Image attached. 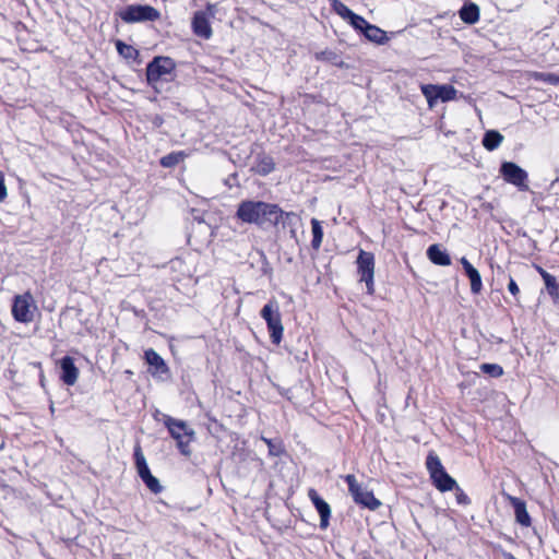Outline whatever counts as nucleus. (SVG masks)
<instances>
[{
	"label": "nucleus",
	"instance_id": "f257e3e1",
	"mask_svg": "<svg viewBox=\"0 0 559 559\" xmlns=\"http://www.w3.org/2000/svg\"><path fill=\"white\" fill-rule=\"evenodd\" d=\"M282 209L277 204L246 200L239 203L236 216L243 223L258 226H273L281 217Z\"/></svg>",
	"mask_w": 559,
	"mask_h": 559
},
{
	"label": "nucleus",
	"instance_id": "f03ea898",
	"mask_svg": "<svg viewBox=\"0 0 559 559\" xmlns=\"http://www.w3.org/2000/svg\"><path fill=\"white\" fill-rule=\"evenodd\" d=\"M164 425L167 427L170 436L177 441V447L182 455L191 454L190 442L194 439V430L190 428L185 420L164 415Z\"/></svg>",
	"mask_w": 559,
	"mask_h": 559
},
{
	"label": "nucleus",
	"instance_id": "7ed1b4c3",
	"mask_svg": "<svg viewBox=\"0 0 559 559\" xmlns=\"http://www.w3.org/2000/svg\"><path fill=\"white\" fill-rule=\"evenodd\" d=\"M176 63L170 57H154L146 66V81L150 86L157 91L159 81H170L174 78Z\"/></svg>",
	"mask_w": 559,
	"mask_h": 559
},
{
	"label": "nucleus",
	"instance_id": "20e7f679",
	"mask_svg": "<svg viewBox=\"0 0 559 559\" xmlns=\"http://www.w3.org/2000/svg\"><path fill=\"white\" fill-rule=\"evenodd\" d=\"M260 314L266 322L272 342L274 344H280L283 337L284 328L277 300L274 298L270 299L261 309Z\"/></svg>",
	"mask_w": 559,
	"mask_h": 559
},
{
	"label": "nucleus",
	"instance_id": "39448f33",
	"mask_svg": "<svg viewBox=\"0 0 559 559\" xmlns=\"http://www.w3.org/2000/svg\"><path fill=\"white\" fill-rule=\"evenodd\" d=\"M426 466L430 473L432 483L438 490L445 492L453 490L456 487V480L447 473L437 455L429 454L426 460Z\"/></svg>",
	"mask_w": 559,
	"mask_h": 559
},
{
	"label": "nucleus",
	"instance_id": "423d86ee",
	"mask_svg": "<svg viewBox=\"0 0 559 559\" xmlns=\"http://www.w3.org/2000/svg\"><path fill=\"white\" fill-rule=\"evenodd\" d=\"M124 23L154 22L160 17L158 10L148 4H129L118 13Z\"/></svg>",
	"mask_w": 559,
	"mask_h": 559
},
{
	"label": "nucleus",
	"instance_id": "0eeeda50",
	"mask_svg": "<svg viewBox=\"0 0 559 559\" xmlns=\"http://www.w3.org/2000/svg\"><path fill=\"white\" fill-rule=\"evenodd\" d=\"M345 481L348 485L349 493L357 504L369 510H376L381 506V502L374 497L373 492L360 485L355 475H347Z\"/></svg>",
	"mask_w": 559,
	"mask_h": 559
},
{
	"label": "nucleus",
	"instance_id": "6e6552de",
	"mask_svg": "<svg viewBox=\"0 0 559 559\" xmlns=\"http://www.w3.org/2000/svg\"><path fill=\"white\" fill-rule=\"evenodd\" d=\"M359 281L366 284L367 294L374 293V254L369 251L360 250L356 260Z\"/></svg>",
	"mask_w": 559,
	"mask_h": 559
},
{
	"label": "nucleus",
	"instance_id": "1a4fd4ad",
	"mask_svg": "<svg viewBox=\"0 0 559 559\" xmlns=\"http://www.w3.org/2000/svg\"><path fill=\"white\" fill-rule=\"evenodd\" d=\"M500 175L503 180L513 185L519 191H528V174L513 162H503L500 166Z\"/></svg>",
	"mask_w": 559,
	"mask_h": 559
},
{
	"label": "nucleus",
	"instance_id": "9d476101",
	"mask_svg": "<svg viewBox=\"0 0 559 559\" xmlns=\"http://www.w3.org/2000/svg\"><path fill=\"white\" fill-rule=\"evenodd\" d=\"M134 461H135V467L138 471V474L142 481L145 484V486L153 492V493H159L163 490V486L160 485L159 480L152 475L150 467L147 465L146 459L142 452L141 447L138 444L134 448Z\"/></svg>",
	"mask_w": 559,
	"mask_h": 559
},
{
	"label": "nucleus",
	"instance_id": "9b49d317",
	"mask_svg": "<svg viewBox=\"0 0 559 559\" xmlns=\"http://www.w3.org/2000/svg\"><path fill=\"white\" fill-rule=\"evenodd\" d=\"M216 4L207 3L205 11H197L193 14L191 26L194 35L203 39H210L213 31L210 24V17H214Z\"/></svg>",
	"mask_w": 559,
	"mask_h": 559
},
{
	"label": "nucleus",
	"instance_id": "f8f14e48",
	"mask_svg": "<svg viewBox=\"0 0 559 559\" xmlns=\"http://www.w3.org/2000/svg\"><path fill=\"white\" fill-rule=\"evenodd\" d=\"M33 300L34 299L31 292H26L23 295H16L14 297L12 305V314L16 321L31 322L33 320V313L29 310Z\"/></svg>",
	"mask_w": 559,
	"mask_h": 559
},
{
	"label": "nucleus",
	"instance_id": "ddd939ff",
	"mask_svg": "<svg viewBox=\"0 0 559 559\" xmlns=\"http://www.w3.org/2000/svg\"><path fill=\"white\" fill-rule=\"evenodd\" d=\"M361 23H357L355 31L365 36V38L377 45H384L389 41L386 33L377 25L370 24L364 16Z\"/></svg>",
	"mask_w": 559,
	"mask_h": 559
},
{
	"label": "nucleus",
	"instance_id": "4468645a",
	"mask_svg": "<svg viewBox=\"0 0 559 559\" xmlns=\"http://www.w3.org/2000/svg\"><path fill=\"white\" fill-rule=\"evenodd\" d=\"M144 359L150 366V373L153 377L163 376L169 373V368L163 357L153 348H148L144 352Z\"/></svg>",
	"mask_w": 559,
	"mask_h": 559
},
{
	"label": "nucleus",
	"instance_id": "2eb2a0df",
	"mask_svg": "<svg viewBox=\"0 0 559 559\" xmlns=\"http://www.w3.org/2000/svg\"><path fill=\"white\" fill-rule=\"evenodd\" d=\"M308 497L320 515V528L325 530L329 526L331 516V508L329 503L323 500L313 488L308 490Z\"/></svg>",
	"mask_w": 559,
	"mask_h": 559
},
{
	"label": "nucleus",
	"instance_id": "dca6fc26",
	"mask_svg": "<svg viewBox=\"0 0 559 559\" xmlns=\"http://www.w3.org/2000/svg\"><path fill=\"white\" fill-rule=\"evenodd\" d=\"M79 376V369L74 365V360L70 356H64L60 360V379L67 385H73Z\"/></svg>",
	"mask_w": 559,
	"mask_h": 559
},
{
	"label": "nucleus",
	"instance_id": "f3484780",
	"mask_svg": "<svg viewBox=\"0 0 559 559\" xmlns=\"http://www.w3.org/2000/svg\"><path fill=\"white\" fill-rule=\"evenodd\" d=\"M332 10L338 14L343 20L347 21L353 28L357 25V23H361V15L353 12L347 5H345L340 0H332L331 2Z\"/></svg>",
	"mask_w": 559,
	"mask_h": 559
},
{
	"label": "nucleus",
	"instance_id": "a211bd4d",
	"mask_svg": "<svg viewBox=\"0 0 559 559\" xmlns=\"http://www.w3.org/2000/svg\"><path fill=\"white\" fill-rule=\"evenodd\" d=\"M427 257L436 265L448 266L451 264L448 251L438 243L428 247Z\"/></svg>",
	"mask_w": 559,
	"mask_h": 559
},
{
	"label": "nucleus",
	"instance_id": "6ab92c4d",
	"mask_svg": "<svg viewBox=\"0 0 559 559\" xmlns=\"http://www.w3.org/2000/svg\"><path fill=\"white\" fill-rule=\"evenodd\" d=\"M459 16L465 24L473 25L479 21V7L474 2H465L459 10Z\"/></svg>",
	"mask_w": 559,
	"mask_h": 559
},
{
	"label": "nucleus",
	"instance_id": "aec40b11",
	"mask_svg": "<svg viewBox=\"0 0 559 559\" xmlns=\"http://www.w3.org/2000/svg\"><path fill=\"white\" fill-rule=\"evenodd\" d=\"M509 499L512 507L514 508L516 522L524 527L531 526L532 521L526 510L525 502L516 497H509Z\"/></svg>",
	"mask_w": 559,
	"mask_h": 559
},
{
	"label": "nucleus",
	"instance_id": "412c9836",
	"mask_svg": "<svg viewBox=\"0 0 559 559\" xmlns=\"http://www.w3.org/2000/svg\"><path fill=\"white\" fill-rule=\"evenodd\" d=\"M281 217L277 218L276 223H273L274 227L282 226L283 229L289 228L293 238L296 237V224L299 222V216L294 212H285L282 210Z\"/></svg>",
	"mask_w": 559,
	"mask_h": 559
},
{
	"label": "nucleus",
	"instance_id": "4be33fe9",
	"mask_svg": "<svg viewBox=\"0 0 559 559\" xmlns=\"http://www.w3.org/2000/svg\"><path fill=\"white\" fill-rule=\"evenodd\" d=\"M275 169L274 159L262 153L257 156V163L252 167V170L261 176H267Z\"/></svg>",
	"mask_w": 559,
	"mask_h": 559
},
{
	"label": "nucleus",
	"instance_id": "5701e85b",
	"mask_svg": "<svg viewBox=\"0 0 559 559\" xmlns=\"http://www.w3.org/2000/svg\"><path fill=\"white\" fill-rule=\"evenodd\" d=\"M314 57L319 61L329 62V63H331L337 68H341V69L348 68V66L342 59V56L335 50L325 49V50L316 52Z\"/></svg>",
	"mask_w": 559,
	"mask_h": 559
},
{
	"label": "nucleus",
	"instance_id": "b1692460",
	"mask_svg": "<svg viewBox=\"0 0 559 559\" xmlns=\"http://www.w3.org/2000/svg\"><path fill=\"white\" fill-rule=\"evenodd\" d=\"M503 136L496 130L486 131L483 138V145L488 151H493L502 143Z\"/></svg>",
	"mask_w": 559,
	"mask_h": 559
},
{
	"label": "nucleus",
	"instance_id": "393cba45",
	"mask_svg": "<svg viewBox=\"0 0 559 559\" xmlns=\"http://www.w3.org/2000/svg\"><path fill=\"white\" fill-rule=\"evenodd\" d=\"M312 240L311 247L319 250L323 239V228L321 222L317 218L311 219Z\"/></svg>",
	"mask_w": 559,
	"mask_h": 559
},
{
	"label": "nucleus",
	"instance_id": "a878e982",
	"mask_svg": "<svg viewBox=\"0 0 559 559\" xmlns=\"http://www.w3.org/2000/svg\"><path fill=\"white\" fill-rule=\"evenodd\" d=\"M544 283L548 295L551 297L554 304L559 305V283L556 277L544 276Z\"/></svg>",
	"mask_w": 559,
	"mask_h": 559
},
{
	"label": "nucleus",
	"instance_id": "bb28decb",
	"mask_svg": "<svg viewBox=\"0 0 559 559\" xmlns=\"http://www.w3.org/2000/svg\"><path fill=\"white\" fill-rule=\"evenodd\" d=\"M186 156V153L182 151L171 152L160 158V165L166 168L175 167L181 163Z\"/></svg>",
	"mask_w": 559,
	"mask_h": 559
},
{
	"label": "nucleus",
	"instance_id": "cd10ccee",
	"mask_svg": "<svg viewBox=\"0 0 559 559\" xmlns=\"http://www.w3.org/2000/svg\"><path fill=\"white\" fill-rule=\"evenodd\" d=\"M436 92L438 100H441L443 103L450 102L454 99L456 96V90L449 84L436 85Z\"/></svg>",
	"mask_w": 559,
	"mask_h": 559
},
{
	"label": "nucleus",
	"instance_id": "c85d7f7f",
	"mask_svg": "<svg viewBox=\"0 0 559 559\" xmlns=\"http://www.w3.org/2000/svg\"><path fill=\"white\" fill-rule=\"evenodd\" d=\"M262 440L265 442L269 449V454L271 456H281L284 452V445L283 442L278 439H269L262 437Z\"/></svg>",
	"mask_w": 559,
	"mask_h": 559
},
{
	"label": "nucleus",
	"instance_id": "c756f323",
	"mask_svg": "<svg viewBox=\"0 0 559 559\" xmlns=\"http://www.w3.org/2000/svg\"><path fill=\"white\" fill-rule=\"evenodd\" d=\"M423 95L426 97L429 108H432L437 102L438 96L436 92V85L433 84H424L420 86Z\"/></svg>",
	"mask_w": 559,
	"mask_h": 559
},
{
	"label": "nucleus",
	"instance_id": "7c9ffc66",
	"mask_svg": "<svg viewBox=\"0 0 559 559\" xmlns=\"http://www.w3.org/2000/svg\"><path fill=\"white\" fill-rule=\"evenodd\" d=\"M116 48L119 55L126 59H134L139 53L135 48L121 40L116 41Z\"/></svg>",
	"mask_w": 559,
	"mask_h": 559
},
{
	"label": "nucleus",
	"instance_id": "2f4dec72",
	"mask_svg": "<svg viewBox=\"0 0 559 559\" xmlns=\"http://www.w3.org/2000/svg\"><path fill=\"white\" fill-rule=\"evenodd\" d=\"M466 276L469 278L471 282V292L473 294H479L483 289L480 273L476 269H474L469 273H466Z\"/></svg>",
	"mask_w": 559,
	"mask_h": 559
},
{
	"label": "nucleus",
	"instance_id": "473e14b6",
	"mask_svg": "<svg viewBox=\"0 0 559 559\" xmlns=\"http://www.w3.org/2000/svg\"><path fill=\"white\" fill-rule=\"evenodd\" d=\"M480 370L492 378H499L503 374V368L497 364H483Z\"/></svg>",
	"mask_w": 559,
	"mask_h": 559
},
{
	"label": "nucleus",
	"instance_id": "72a5a7b5",
	"mask_svg": "<svg viewBox=\"0 0 559 559\" xmlns=\"http://www.w3.org/2000/svg\"><path fill=\"white\" fill-rule=\"evenodd\" d=\"M532 76L536 81L546 82L552 85L559 84V76L552 73H546V72H534Z\"/></svg>",
	"mask_w": 559,
	"mask_h": 559
},
{
	"label": "nucleus",
	"instance_id": "f704fd0d",
	"mask_svg": "<svg viewBox=\"0 0 559 559\" xmlns=\"http://www.w3.org/2000/svg\"><path fill=\"white\" fill-rule=\"evenodd\" d=\"M455 498L459 504H468L471 502L468 496L456 485Z\"/></svg>",
	"mask_w": 559,
	"mask_h": 559
},
{
	"label": "nucleus",
	"instance_id": "c9c22d12",
	"mask_svg": "<svg viewBox=\"0 0 559 559\" xmlns=\"http://www.w3.org/2000/svg\"><path fill=\"white\" fill-rule=\"evenodd\" d=\"M508 290L516 297L520 294V288L516 284V282L513 280L512 276H510L509 284H508Z\"/></svg>",
	"mask_w": 559,
	"mask_h": 559
},
{
	"label": "nucleus",
	"instance_id": "e433bc0d",
	"mask_svg": "<svg viewBox=\"0 0 559 559\" xmlns=\"http://www.w3.org/2000/svg\"><path fill=\"white\" fill-rule=\"evenodd\" d=\"M8 195L7 187L4 183V176L0 173V202L4 201Z\"/></svg>",
	"mask_w": 559,
	"mask_h": 559
},
{
	"label": "nucleus",
	"instance_id": "4c0bfd02",
	"mask_svg": "<svg viewBox=\"0 0 559 559\" xmlns=\"http://www.w3.org/2000/svg\"><path fill=\"white\" fill-rule=\"evenodd\" d=\"M461 264L465 271V274L475 269L465 257L461 259Z\"/></svg>",
	"mask_w": 559,
	"mask_h": 559
},
{
	"label": "nucleus",
	"instance_id": "58836bf2",
	"mask_svg": "<svg viewBox=\"0 0 559 559\" xmlns=\"http://www.w3.org/2000/svg\"><path fill=\"white\" fill-rule=\"evenodd\" d=\"M537 271L540 274L542 278L544 280V276H552L550 273H548L546 270H544L540 266H537Z\"/></svg>",
	"mask_w": 559,
	"mask_h": 559
},
{
	"label": "nucleus",
	"instance_id": "ea45409f",
	"mask_svg": "<svg viewBox=\"0 0 559 559\" xmlns=\"http://www.w3.org/2000/svg\"><path fill=\"white\" fill-rule=\"evenodd\" d=\"M502 556L504 559H516L511 552L503 551Z\"/></svg>",
	"mask_w": 559,
	"mask_h": 559
},
{
	"label": "nucleus",
	"instance_id": "a19ab883",
	"mask_svg": "<svg viewBox=\"0 0 559 559\" xmlns=\"http://www.w3.org/2000/svg\"><path fill=\"white\" fill-rule=\"evenodd\" d=\"M236 178H237L236 174L231 175V177H230V179H236Z\"/></svg>",
	"mask_w": 559,
	"mask_h": 559
}]
</instances>
